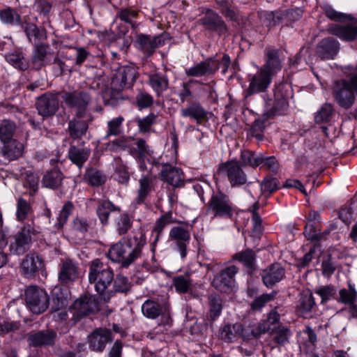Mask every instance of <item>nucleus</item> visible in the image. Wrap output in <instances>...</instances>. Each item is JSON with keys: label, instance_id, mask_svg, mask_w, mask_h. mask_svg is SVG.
Listing matches in <instances>:
<instances>
[{"label": "nucleus", "instance_id": "44", "mask_svg": "<svg viewBox=\"0 0 357 357\" xmlns=\"http://www.w3.org/2000/svg\"><path fill=\"white\" fill-rule=\"evenodd\" d=\"M208 317L211 320L219 317L223 308L222 299L220 295L213 293L208 296Z\"/></svg>", "mask_w": 357, "mask_h": 357}, {"label": "nucleus", "instance_id": "12", "mask_svg": "<svg viewBox=\"0 0 357 357\" xmlns=\"http://www.w3.org/2000/svg\"><path fill=\"white\" fill-rule=\"evenodd\" d=\"M219 170L226 173L232 188L241 186L247 183V175L237 161L223 163Z\"/></svg>", "mask_w": 357, "mask_h": 357}, {"label": "nucleus", "instance_id": "53", "mask_svg": "<svg viewBox=\"0 0 357 357\" xmlns=\"http://www.w3.org/2000/svg\"><path fill=\"white\" fill-rule=\"evenodd\" d=\"M16 129L15 123L8 119H3L0 122V139L2 142H7L13 139Z\"/></svg>", "mask_w": 357, "mask_h": 357}, {"label": "nucleus", "instance_id": "14", "mask_svg": "<svg viewBox=\"0 0 357 357\" xmlns=\"http://www.w3.org/2000/svg\"><path fill=\"white\" fill-rule=\"evenodd\" d=\"M344 24H330L328 26L327 31L329 34L339 38L346 42L357 40V22L349 20Z\"/></svg>", "mask_w": 357, "mask_h": 357}, {"label": "nucleus", "instance_id": "38", "mask_svg": "<svg viewBox=\"0 0 357 357\" xmlns=\"http://www.w3.org/2000/svg\"><path fill=\"white\" fill-rule=\"evenodd\" d=\"M132 104L142 110L151 107L153 102V97L145 89L137 88L135 95L132 97Z\"/></svg>", "mask_w": 357, "mask_h": 357}, {"label": "nucleus", "instance_id": "56", "mask_svg": "<svg viewBox=\"0 0 357 357\" xmlns=\"http://www.w3.org/2000/svg\"><path fill=\"white\" fill-rule=\"evenodd\" d=\"M258 167L260 169L277 173L279 170L280 165L274 156H266L261 153Z\"/></svg>", "mask_w": 357, "mask_h": 357}, {"label": "nucleus", "instance_id": "61", "mask_svg": "<svg viewBox=\"0 0 357 357\" xmlns=\"http://www.w3.org/2000/svg\"><path fill=\"white\" fill-rule=\"evenodd\" d=\"M31 211L29 202L23 198H20L17 204L16 217L18 221H24Z\"/></svg>", "mask_w": 357, "mask_h": 357}, {"label": "nucleus", "instance_id": "11", "mask_svg": "<svg viewBox=\"0 0 357 357\" xmlns=\"http://www.w3.org/2000/svg\"><path fill=\"white\" fill-rule=\"evenodd\" d=\"M137 71L133 66L119 67L112 79V86L118 89L131 88L136 79Z\"/></svg>", "mask_w": 357, "mask_h": 357}, {"label": "nucleus", "instance_id": "28", "mask_svg": "<svg viewBox=\"0 0 357 357\" xmlns=\"http://www.w3.org/2000/svg\"><path fill=\"white\" fill-rule=\"evenodd\" d=\"M78 264L72 259H66L60 266L59 281L62 284H68L78 278Z\"/></svg>", "mask_w": 357, "mask_h": 357}, {"label": "nucleus", "instance_id": "2", "mask_svg": "<svg viewBox=\"0 0 357 357\" xmlns=\"http://www.w3.org/2000/svg\"><path fill=\"white\" fill-rule=\"evenodd\" d=\"M146 236L141 229L133 231L128 238L113 244L109 249L108 258L119 263L122 268L129 267L142 255V249L146 245Z\"/></svg>", "mask_w": 357, "mask_h": 357}, {"label": "nucleus", "instance_id": "5", "mask_svg": "<svg viewBox=\"0 0 357 357\" xmlns=\"http://www.w3.org/2000/svg\"><path fill=\"white\" fill-rule=\"evenodd\" d=\"M206 212L212 218L231 219L235 212V206L229 197L222 192L213 193L207 205Z\"/></svg>", "mask_w": 357, "mask_h": 357}, {"label": "nucleus", "instance_id": "27", "mask_svg": "<svg viewBox=\"0 0 357 357\" xmlns=\"http://www.w3.org/2000/svg\"><path fill=\"white\" fill-rule=\"evenodd\" d=\"M139 48L147 56H151L156 48L165 44L162 35L151 38L150 36L139 34L137 36L136 40Z\"/></svg>", "mask_w": 357, "mask_h": 357}, {"label": "nucleus", "instance_id": "52", "mask_svg": "<svg viewBox=\"0 0 357 357\" xmlns=\"http://www.w3.org/2000/svg\"><path fill=\"white\" fill-rule=\"evenodd\" d=\"M334 114L333 106L331 103L326 102L314 114V121L317 123L329 122Z\"/></svg>", "mask_w": 357, "mask_h": 357}, {"label": "nucleus", "instance_id": "32", "mask_svg": "<svg viewBox=\"0 0 357 357\" xmlns=\"http://www.w3.org/2000/svg\"><path fill=\"white\" fill-rule=\"evenodd\" d=\"M29 40L34 44H39V42L46 38V32L44 29L38 28L35 24L26 22L24 19L21 24Z\"/></svg>", "mask_w": 357, "mask_h": 357}, {"label": "nucleus", "instance_id": "20", "mask_svg": "<svg viewBox=\"0 0 357 357\" xmlns=\"http://www.w3.org/2000/svg\"><path fill=\"white\" fill-rule=\"evenodd\" d=\"M220 68L218 60L208 58L185 70V74L190 77H203L214 75Z\"/></svg>", "mask_w": 357, "mask_h": 357}, {"label": "nucleus", "instance_id": "22", "mask_svg": "<svg viewBox=\"0 0 357 357\" xmlns=\"http://www.w3.org/2000/svg\"><path fill=\"white\" fill-rule=\"evenodd\" d=\"M129 153L139 162L140 169H144L145 160L151 157L153 151L144 139L138 138L129 146Z\"/></svg>", "mask_w": 357, "mask_h": 357}, {"label": "nucleus", "instance_id": "3", "mask_svg": "<svg viewBox=\"0 0 357 357\" xmlns=\"http://www.w3.org/2000/svg\"><path fill=\"white\" fill-rule=\"evenodd\" d=\"M40 234V229L33 223H26L16 234L10 237L9 251L15 255H22L28 252L36 238Z\"/></svg>", "mask_w": 357, "mask_h": 357}, {"label": "nucleus", "instance_id": "17", "mask_svg": "<svg viewBox=\"0 0 357 357\" xmlns=\"http://www.w3.org/2000/svg\"><path fill=\"white\" fill-rule=\"evenodd\" d=\"M88 338L89 348L97 352H102L107 344L113 340L112 331L105 328L95 329Z\"/></svg>", "mask_w": 357, "mask_h": 357}, {"label": "nucleus", "instance_id": "43", "mask_svg": "<svg viewBox=\"0 0 357 357\" xmlns=\"http://www.w3.org/2000/svg\"><path fill=\"white\" fill-rule=\"evenodd\" d=\"M233 259L242 263L250 272L255 269L256 253L252 249H246L234 254Z\"/></svg>", "mask_w": 357, "mask_h": 357}, {"label": "nucleus", "instance_id": "26", "mask_svg": "<svg viewBox=\"0 0 357 357\" xmlns=\"http://www.w3.org/2000/svg\"><path fill=\"white\" fill-rule=\"evenodd\" d=\"M285 275V270L280 264H273L264 269L261 273L264 285L272 287L280 282Z\"/></svg>", "mask_w": 357, "mask_h": 357}, {"label": "nucleus", "instance_id": "33", "mask_svg": "<svg viewBox=\"0 0 357 357\" xmlns=\"http://www.w3.org/2000/svg\"><path fill=\"white\" fill-rule=\"evenodd\" d=\"M23 145L15 139L3 142L0 146V155L5 159L11 161L19 158L22 153Z\"/></svg>", "mask_w": 357, "mask_h": 357}, {"label": "nucleus", "instance_id": "58", "mask_svg": "<svg viewBox=\"0 0 357 357\" xmlns=\"http://www.w3.org/2000/svg\"><path fill=\"white\" fill-rule=\"evenodd\" d=\"M261 153L243 150L241 153V162L245 166L257 167Z\"/></svg>", "mask_w": 357, "mask_h": 357}, {"label": "nucleus", "instance_id": "50", "mask_svg": "<svg viewBox=\"0 0 357 357\" xmlns=\"http://www.w3.org/2000/svg\"><path fill=\"white\" fill-rule=\"evenodd\" d=\"M336 299L337 302L345 305H354L357 299V291L354 285L349 282L348 289H340L339 291V297Z\"/></svg>", "mask_w": 357, "mask_h": 357}, {"label": "nucleus", "instance_id": "63", "mask_svg": "<svg viewBox=\"0 0 357 357\" xmlns=\"http://www.w3.org/2000/svg\"><path fill=\"white\" fill-rule=\"evenodd\" d=\"M124 121L123 116H118L112 119L107 123V131L105 139H108L110 136H117L121 133V128Z\"/></svg>", "mask_w": 357, "mask_h": 357}, {"label": "nucleus", "instance_id": "6", "mask_svg": "<svg viewBox=\"0 0 357 357\" xmlns=\"http://www.w3.org/2000/svg\"><path fill=\"white\" fill-rule=\"evenodd\" d=\"M60 96L68 107L75 109V116L78 118H82L86 115L92 102L91 94L84 90L63 91L61 92Z\"/></svg>", "mask_w": 357, "mask_h": 357}, {"label": "nucleus", "instance_id": "15", "mask_svg": "<svg viewBox=\"0 0 357 357\" xmlns=\"http://www.w3.org/2000/svg\"><path fill=\"white\" fill-rule=\"evenodd\" d=\"M273 75L264 68H260L255 75L250 79V84L246 90V96L264 92L269 86Z\"/></svg>", "mask_w": 357, "mask_h": 357}, {"label": "nucleus", "instance_id": "48", "mask_svg": "<svg viewBox=\"0 0 357 357\" xmlns=\"http://www.w3.org/2000/svg\"><path fill=\"white\" fill-rule=\"evenodd\" d=\"M142 311L146 317L154 319L162 313V307L158 302L148 299L142 304Z\"/></svg>", "mask_w": 357, "mask_h": 357}, {"label": "nucleus", "instance_id": "1", "mask_svg": "<svg viewBox=\"0 0 357 357\" xmlns=\"http://www.w3.org/2000/svg\"><path fill=\"white\" fill-rule=\"evenodd\" d=\"M342 75L331 84V94L335 102L344 109H350L357 96V63L340 67Z\"/></svg>", "mask_w": 357, "mask_h": 357}, {"label": "nucleus", "instance_id": "10", "mask_svg": "<svg viewBox=\"0 0 357 357\" xmlns=\"http://www.w3.org/2000/svg\"><path fill=\"white\" fill-rule=\"evenodd\" d=\"M303 10L301 8L288 9L284 11H275L266 13V20L268 21V26H275L280 24L285 26H291L292 24L301 19Z\"/></svg>", "mask_w": 357, "mask_h": 357}, {"label": "nucleus", "instance_id": "21", "mask_svg": "<svg viewBox=\"0 0 357 357\" xmlns=\"http://www.w3.org/2000/svg\"><path fill=\"white\" fill-rule=\"evenodd\" d=\"M139 188L137 195L135 199L137 204H142L145 202L150 194L155 191L156 187L157 179L155 176L151 174H143L139 178Z\"/></svg>", "mask_w": 357, "mask_h": 357}, {"label": "nucleus", "instance_id": "64", "mask_svg": "<svg viewBox=\"0 0 357 357\" xmlns=\"http://www.w3.org/2000/svg\"><path fill=\"white\" fill-rule=\"evenodd\" d=\"M156 115L153 113H150L145 117L137 118L136 123L139 128V132L146 133L149 132L151 127L155 123Z\"/></svg>", "mask_w": 357, "mask_h": 357}, {"label": "nucleus", "instance_id": "36", "mask_svg": "<svg viewBox=\"0 0 357 357\" xmlns=\"http://www.w3.org/2000/svg\"><path fill=\"white\" fill-rule=\"evenodd\" d=\"M181 114L183 117H190L200 123L207 118L208 112L200 103L192 102L181 109Z\"/></svg>", "mask_w": 357, "mask_h": 357}, {"label": "nucleus", "instance_id": "46", "mask_svg": "<svg viewBox=\"0 0 357 357\" xmlns=\"http://www.w3.org/2000/svg\"><path fill=\"white\" fill-rule=\"evenodd\" d=\"M68 130L72 138L74 139H80L86 134L88 130V124L84 120L73 119L68 122Z\"/></svg>", "mask_w": 357, "mask_h": 357}, {"label": "nucleus", "instance_id": "23", "mask_svg": "<svg viewBox=\"0 0 357 357\" xmlns=\"http://www.w3.org/2000/svg\"><path fill=\"white\" fill-rule=\"evenodd\" d=\"M160 177L161 180L174 188H179L184 185L181 169L167 163L162 164Z\"/></svg>", "mask_w": 357, "mask_h": 357}, {"label": "nucleus", "instance_id": "42", "mask_svg": "<svg viewBox=\"0 0 357 357\" xmlns=\"http://www.w3.org/2000/svg\"><path fill=\"white\" fill-rule=\"evenodd\" d=\"M176 219L172 216V211H167L157 219L152 232L155 234L154 243H156L162 234L164 229L169 224L176 223Z\"/></svg>", "mask_w": 357, "mask_h": 357}, {"label": "nucleus", "instance_id": "8", "mask_svg": "<svg viewBox=\"0 0 357 357\" xmlns=\"http://www.w3.org/2000/svg\"><path fill=\"white\" fill-rule=\"evenodd\" d=\"M238 271L239 269L236 266H227L215 275L211 282L212 286L222 293H231L235 288V276Z\"/></svg>", "mask_w": 357, "mask_h": 357}, {"label": "nucleus", "instance_id": "51", "mask_svg": "<svg viewBox=\"0 0 357 357\" xmlns=\"http://www.w3.org/2000/svg\"><path fill=\"white\" fill-rule=\"evenodd\" d=\"M0 19L1 22L10 25H20L23 21L21 20L20 14L12 8H6L0 11Z\"/></svg>", "mask_w": 357, "mask_h": 357}, {"label": "nucleus", "instance_id": "7", "mask_svg": "<svg viewBox=\"0 0 357 357\" xmlns=\"http://www.w3.org/2000/svg\"><path fill=\"white\" fill-rule=\"evenodd\" d=\"M25 302L33 314H40L48 308L49 296L44 289L31 286L25 291Z\"/></svg>", "mask_w": 357, "mask_h": 357}, {"label": "nucleus", "instance_id": "29", "mask_svg": "<svg viewBox=\"0 0 357 357\" xmlns=\"http://www.w3.org/2000/svg\"><path fill=\"white\" fill-rule=\"evenodd\" d=\"M49 46L45 44L35 45L31 63L34 69L39 70L43 66L51 63L53 54L48 52Z\"/></svg>", "mask_w": 357, "mask_h": 357}, {"label": "nucleus", "instance_id": "39", "mask_svg": "<svg viewBox=\"0 0 357 357\" xmlns=\"http://www.w3.org/2000/svg\"><path fill=\"white\" fill-rule=\"evenodd\" d=\"M316 305L315 299L310 289L303 290L299 294L297 304V309L302 314L308 313L312 311Z\"/></svg>", "mask_w": 357, "mask_h": 357}, {"label": "nucleus", "instance_id": "16", "mask_svg": "<svg viewBox=\"0 0 357 357\" xmlns=\"http://www.w3.org/2000/svg\"><path fill=\"white\" fill-rule=\"evenodd\" d=\"M98 307L95 298L87 295L81 296L73 303V317L79 320L83 317L94 313L98 310Z\"/></svg>", "mask_w": 357, "mask_h": 357}, {"label": "nucleus", "instance_id": "40", "mask_svg": "<svg viewBox=\"0 0 357 357\" xmlns=\"http://www.w3.org/2000/svg\"><path fill=\"white\" fill-rule=\"evenodd\" d=\"M241 324H227L220 328V338L226 342H232L241 337Z\"/></svg>", "mask_w": 357, "mask_h": 357}, {"label": "nucleus", "instance_id": "30", "mask_svg": "<svg viewBox=\"0 0 357 357\" xmlns=\"http://www.w3.org/2000/svg\"><path fill=\"white\" fill-rule=\"evenodd\" d=\"M148 82L158 97L162 96L169 87V78L165 72L155 71L149 73Z\"/></svg>", "mask_w": 357, "mask_h": 357}, {"label": "nucleus", "instance_id": "19", "mask_svg": "<svg viewBox=\"0 0 357 357\" xmlns=\"http://www.w3.org/2000/svg\"><path fill=\"white\" fill-rule=\"evenodd\" d=\"M340 43L333 37L321 40L316 47V54L321 60L333 59L339 52Z\"/></svg>", "mask_w": 357, "mask_h": 357}, {"label": "nucleus", "instance_id": "35", "mask_svg": "<svg viewBox=\"0 0 357 357\" xmlns=\"http://www.w3.org/2000/svg\"><path fill=\"white\" fill-rule=\"evenodd\" d=\"M113 211H120V208L107 199L98 201L96 214L102 225L108 224L110 213Z\"/></svg>", "mask_w": 357, "mask_h": 357}, {"label": "nucleus", "instance_id": "60", "mask_svg": "<svg viewBox=\"0 0 357 357\" xmlns=\"http://www.w3.org/2000/svg\"><path fill=\"white\" fill-rule=\"evenodd\" d=\"M117 17L123 22L128 23L135 29L137 23L132 20L138 17V12L130 8H120L117 12Z\"/></svg>", "mask_w": 357, "mask_h": 357}, {"label": "nucleus", "instance_id": "9", "mask_svg": "<svg viewBox=\"0 0 357 357\" xmlns=\"http://www.w3.org/2000/svg\"><path fill=\"white\" fill-rule=\"evenodd\" d=\"M202 13L204 16L199 19V24L206 30L220 36L228 32L227 25L218 13L208 8H202Z\"/></svg>", "mask_w": 357, "mask_h": 357}, {"label": "nucleus", "instance_id": "59", "mask_svg": "<svg viewBox=\"0 0 357 357\" xmlns=\"http://www.w3.org/2000/svg\"><path fill=\"white\" fill-rule=\"evenodd\" d=\"M74 209V205L70 201L66 202L57 218V222L55 224V227L58 229L63 228V225L66 223L69 216L72 213Z\"/></svg>", "mask_w": 357, "mask_h": 357}, {"label": "nucleus", "instance_id": "24", "mask_svg": "<svg viewBox=\"0 0 357 357\" xmlns=\"http://www.w3.org/2000/svg\"><path fill=\"white\" fill-rule=\"evenodd\" d=\"M27 341L31 347L53 345L56 337V333L51 329L31 332L27 334Z\"/></svg>", "mask_w": 357, "mask_h": 357}, {"label": "nucleus", "instance_id": "13", "mask_svg": "<svg viewBox=\"0 0 357 357\" xmlns=\"http://www.w3.org/2000/svg\"><path fill=\"white\" fill-rule=\"evenodd\" d=\"M287 107V102L285 100H282L274 106L270 111L264 114L262 119H256L252 123L250 132L252 137H255L258 140H262L264 135L263 132L265 128L266 121L276 114H282Z\"/></svg>", "mask_w": 357, "mask_h": 357}, {"label": "nucleus", "instance_id": "57", "mask_svg": "<svg viewBox=\"0 0 357 357\" xmlns=\"http://www.w3.org/2000/svg\"><path fill=\"white\" fill-rule=\"evenodd\" d=\"M132 225V217L127 213H121L116 220V229L119 235L126 234Z\"/></svg>", "mask_w": 357, "mask_h": 357}, {"label": "nucleus", "instance_id": "54", "mask_svg": "<svg viewBox=\"0 0 357 357\" xmlns=\"http://www.w3.org/2000/svg\"><path fill=\"white\" fill-rule=\"evenodd\" d=\"M173 284L177 292L187 293L192 285V280L189 273L178 275L173 278Z\"/></svg>", "mask_w": 357, "mask_h": 357}, {"label": "nucleus", "instance_id": "4", "mask_svg": "<svg viewBox=\"0 0 357 357\" xmlns=\"http://www.w3.org/2000/svg\"><path fill=\"white\" fill-rule=\"evenodd\" d=\"M114 280L112 268L100 259L93 260L89 265V281L95 284L96 291L102 294Z\"/></svg>", "mask_w": 357, "mask_h": 357}, {"label": "nucleus", "instance_id": "34", "mask_svg": "<svg viewBox=\"0 0 357 357\" xmlns=\"http://www.w3.org/2000/svg\"><path fill=\"white\" fill-rule=\"evenodd\" d=\"M90 155V149L79 147L75 145H71L68 152L69 160L79 169L84 166Z\"/></svg>", "mask_w": 357, "mask_h": 357}, {"label": "nucleus", "instance_id": "18", "mask_svg": "<svg viewBox=\"0 0 357 357\" xmlns=\"http://www.w3.org/2000/svg\"><path fill=\"white\" fill-rule=\"evenodd\" d=\"M59 102L56 94L45 93L38 98L36 109L43 117H50L55 114L59 109Z\"/></svg>", "mask_w": 357, "mask_h": 357}, {"label": "nucleus", "instance_id": "37", "mask_svg": "<svg viewBox=\"0 0 357 357\" xmlns=\"http://www.w3.org/2000/svg\"><path fill=\"white\" fill-rule=\"evenodd\" d=\"M63 178V173L59 169L54 167L45 172L42 179V185L47 188L57 189L61 185Z\"/></svg>", "mask_w": 357, "mask_h": 357}, {"label": "nucleus", "instance_id": "55", "mask_svg": "<svg viewBox=\"0 0 357 357\" xmlns=\"http://www.w3.org/2000/svg\"><path fill=\"white\" fill-rule=\"evenodd\" d=\"M323 10L324 15L331 20L335 22H345L348 20H354V17L351 15L338 12L335 10L331 6L328 4L323 6Z\"/></svg>", "mask_w": 357, "mask_h": 357}, {"label": "nucleus", "instance_id": "25", "mask_svg": "<svg viewBox=\"0 0 357 357\" xmlns=\"http://www.w3.org/2000/svg\"><path fill=\"white\" fill-rule=\"evenodd\" d=\"M169 238L176 241L178 250L180 252L181 258H185L187 255V245L190 240L189 231L181 226L174 227L169 231Z\"/></svg>", "mask_w": 357, "mask_h": 357}, {"label": "nucleus", "instance_id": "49", "mask_svg": "<svg viewBox=\"0 0 357 357\" xmlns=\"http://www.w3.org/2000/svg\"><path fill=\"white\" fill-rule=\"evenodd\" d=\"M84 181L91 186L98 187L105 183L106 176L101 171L91 168L86 170Z\"/></svg>", "mask_w": 357, "mask_h": 357}, {"label": "nucleus", "instance_id": "47", "mask_svg": "<svg viewBox=\"0 0 357 357\" xmlns=\"http://www.w3.org/2000/svg\"><path fill=\"white\" fill-rule=\"evenodd\" d=\"M6 61L15 68L20 70H25L29 68V61L24 57L21 51H14L6 55Z\"/></svg>", "mask_w": 357, "mask_h": 357}, {"label": "nucleus", "instance_id": "31", "mask_svg": "<svg viewBox=\"0 0 357 357\" xmlns=\"http://www.w3.org/2000/svg\"><path fill=\"white\" fill-rule=\"evenodd\" d=\"M266 63L261 67L272 75L276 74L281 70L280 52L279 50L267 47L265 50Z\"/></svg>", "mask_w": 357, "mask_h": 357}, {"label": "nucleus", "instance_id": "41", "mask_svg": "<svg viewBox=\"0 0 357 357\" xmlns=\"http://www.w3.org/2000/svg\"><path fill=\"white\" fill-rule=\"evenodd\" d=\"M268 332L273 337V340L281 346L288 343L292 335L291 330L282 324H278L275 326L271 327Z\"/></svg>", "mask_w": 357, "mask_h": 357}, {"label": "nucleus", "instance_id": "45", "mask_svg": "<svg viewBox=\"0 0 357 357\" xmlns=\"http://www.w3.org/2000/svg\"><path fill=\"white\" fill-rule=\"evenodd\" d=\"M41 259L34 254L26 255L22 262V270L24 275L29 277L34 275L38 271V264L40 265Z\"/></svg>", "mask_w": 357, "mask_h": 357}, {"label": "nucleus", "instance_id": "62", "mask_svg": "<svg viewBox=\"0 0 357 357\" xmlns=\"http://www.w3.org/2000/svg\"><path fill=\"white\" fill-rule=\"evenodd\" d=\"M122 89L115 88L112 86L110 92L104 97L106 105L112 107L116 106L121 101L126 98L121 93Z\"/></svg>", "mask_w": 357, "mask_h": 357}]
</instances>
